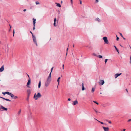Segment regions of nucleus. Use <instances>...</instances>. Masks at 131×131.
Listing matches in <instances>:
<instances>
[{"mask_svg":"<svg viewBox=\"0 0 131 131\" xmlns=\"http://www.w3.org/2000/svg\"><path fill=\"white\" fill-rule=\"evenodd\" d=\"M131 121V119H129L128 120V122H129L130 121Z\"/></svg>","mask_w":131,"mask_h":131,"instance_id":"42","label":"nucleus"},{"mask_svg":"<svg viewBox=\"0 0 131 131\" xmlns=\"http://www.w3.org/2000/svg\"><path fill=\"white\" fill-rule=\"evenodd\" d=\"M5 93H6V94H7L8 95H10L11 93H10L9 92H5Z\"/></svg>","mask_w":131,"mask_h":131,"instance_id":"22","label":"nucleus"},{"mask_svg":"<svg viewBox=\"0 0 131 131\" xmlns=\"http://www.w3.org/2000/svg\"><path fill=\"white\" fill-rule=\"evenodd\" d=\"M13 98L14 99H16L18 98V97L16 96H14V97Z\"/></svg>","mask_w":131,"mask_h":131,"instance_id":"31","label":"nucleus"},{"mask_svg":"<svg viewBox=\"0 0 131 131\" xmlns=\"http://www.w3.org/2000/svg\"><path fill=\"white\" fill-rule=\"evenodd\" d=\"M41 81L40 80L39 82V83L38 85V87L39 88H40V86H41Z\"/></svg>","mask_w":131,"mask_h":131,"instance_id":"17","label":"nucleus"},{"mask_svg":"<svg viewBox=\"0 0 131 131\" xmlns=\"http://www.w3.org/2000/svg\"><path fill=\"white\" fill-rule=\"evenodd\" d=\"M120 46H121V47H123V46H122V45H121V44H120Z\"/></svg>","mask_w":131,"mask_h":131,"instance_id":"56","label":"nucleus"},{"mask_svg":"<svg viewBox=\"0 0 131 131\" xmlns=\"http://www.w3.org/2000/svg\"><path fill=\"white\" fill-rule=\"evenodd\" d=\"M2 94H3L4 95H5V94H6V93H5V92H3Z\"/></svg>","mask_w":131,"mask_h":131,"instance_id":"44","label":"nucleus"},{"mask_svg":"<svg viewBox=\"0 0 131 131\" xmlns=\"http://www.w3.org/2000/svg\"><path fill=\"white\" fill-rule=\"evenodd\" d=\"M36 5L39 4L40 3L38 1H36Z\"/></svg>","mask_w":131,"mask_h":131,"instance_id":"28","label":"nucleus"},{"mask_svg":"<svg viewBox=\"0 0 131 131\" xmlns=\"http://www.w3.org/2000/svg\"><path fill=\"white\" fill-rule=\"evenodd\" d=\"M50 83L48 82H47V81H46L45 83V86L46 87L48 86L49 84Z\"/></svg>","mask_w":131,"mask_h":131,"instance_id":"9","label":"nucleus"},{"mask_svg":"<svg viewBox=\"0 0 131 131\" xmlns=\"http://www.w3.org/2000/svg\"><path fill=\"white\" fill-rule=\"evenodd\" d=\"M53 25H54V26H56V23L54 22V23L53 24Z\"/></svg>","mask_w":131,"mask_h":131,"instance_id":"38","label":"nucleus"},{"mask_svg":"<svg viewBox=\"0 0 131 131\" xmlns=\"http://www.w3.org/2000/svg\"><path fill=\"white\" fill-rule=\"evenodd\" d=\"M9 26H10V29H9V31H10V29H11V26H10V25H9Z\"/></svg>","mask_w":131,"mask_h":131,"instance_id":"41","label":"nucleus"},{"mask_svg":"<svg viewBox=\"0 0 131 131\" xmlns=\"http://www.w3.org/2000/svg\"><path fill=\"white\" fill-rule=\"evenodd\" d=\"M71 0V3L72 4V2H73L72 0Z\"/></svg>","mask_w":131,"mask_h":131,"instance_id":"46","label":"nucleus"},{"mask_svg":"<svg viewBox=\"0 0 131 131\" xmlns=\"http://www.w3.org/2000/svg\"><path fill=\"white\" fill-rule=\"evenodd\" d=\"M99 83L100 85H103L104 83V81L103 80H101L99 82Z\"/></svg>","mask_w":131,"mask_h":131,"instance_id":"6","label":"nucleus"},{"mask_svg":"<svg viewBox=\"0 0 131 131\" xmlns=\"http://www.w3.org/2000/svg\"><path fill=\"white\" fill-rule=\"evenodd\" d=\"M33 24L34 26H35V24L36 23V19H35L34 18H33Z\"/></svg>","mask_w":131,"mask_h":131,"instance_id":"12","label":"nucleus"},{"mask_svg":"<svg viewBox=\"0 0 131 131\" xmlns=\"http://www.w3.org/2000/svg\"><path fill=\"white\" fill-rule=\"evenodd\" d=\"M27 92L28 94V96L29 97L31 93L30 90H27Z\"/></svg>","mask_w":131,"mask_h":131,"instance_id":"8","label":"nucleus"},{"mask_svg":"<svg viewBox=\"0 0 131 131\" xmlns=\"http://www.w3.org/2000/svg\"><path fill=\"white\" fill-rule=\"evenodd\" d=\"M123 130L124 131H125V129H124Z\"/></svg>","mask_w":131,"mask_h":131,"instance_id":"55","label":"nucleus"},{"mask_svg":"<svg viewBox=\"0 0 131 131\" xmlns=\"http://www.w3.org/2000/svg\"><path fill=\"white\" fill-rule=\"evenodd\" d=\"M123 38L124 39V40H125V38H124V37H123Z\"/></svg>","mask_w":131,"mask_h":131,"instance_id":"54","label":"nucleus"},{"mask_svg":"<svg viewBox=\"0 0 131 131\" xmlns=\"http://www.w3.org/2000/svg\"><path fill=\"white\" fill-rule=\"evenodd\" d=\"M64 64H63L62 65V69H64Z\"/></svg>","mask_w":131,"mask_h":131,"instance_id":"39","label":"nucleus"},{"mask_svg":"<svg viewBox=\"0 0 131 131\" xmlns=\"http://www.w3.org/2000/svg\"><path fill=\"white\" fill-rule=\"evenodd\" d=\"M56 18H54V22L56 23Z\"/></svg>","mask_w":131,"mask_h":131,"instance_id":"32","label":"nucleus"},{"mask_svg":"<svg viewBox=\"0 0 131 131\" xmlns=\"http://www.w3.org/2000/svg\"><path fill=\"white\" fill-rule=\"evenodd\" d=\"M4 70V67L3 66L0 69V71L2 72Z\"/></svg>","mask_w":131,"mask_h":131,"instance_id":"14","label":"nucleus"},{"mask_svg":"<svg viewBox=\"0 0 131 131\" xmlns=\"http://www.w3.org/2000/svg\"><path fill=\"white\" fill-rule=\"evenodd\" d=\"M68 46H69V44Z\"/></svg>","mask_w":131,"mask_h":131,"instance_id":"62","label":"nucleus"},{"mask_svg":"<svg viewBox=\"0 0 131 131\" xmlns=\"http://www.w3.org/2000/svg\"><path fill=\"white\" fill-rule=\"evenodd\" d=\"M68 101H70L71 100V99H70V98H69L68 99Z\"/></svg>","mask_w":131,"mask_h":131,"instance_id":"48","label":"nucleus"},{"mask_svg":"<svg viewBox=\"0 0 131 131\" xmlns=\"http://www.w3.org/2000/svg\"><path fill=\"white\" fill-rule=\"evenodd\" d=\"M68 48H67V51L68 50Z\"/></svg>","mask_w":131,"mask_h":131,"instance_id":"57","label":"nucleus"},{"mask_svg":"<svg viewBox=\"0 0 131 131\" xmlns=\"http://www.w3.org/2000/svg\"><path fill=\"white\" fill-rule=\"evenodd\" d=\"M121 74H122V73H120L119 74L117 73V74H115V79L117 77H118L119 76H120Z\"/></svg>","mask_w":131,"mask_h":131,"instance_id":"7","label":"nucleus"},{"mask_svg":"<svg viewBox=\"0 0 131 131\" xmlns=\"http://www.w3.org/2000/svg\"><path fill=\"white\" fill-rule=\"evenodd\" d=\"M108 123H110V124H111V121H109L108 122Z\"/></svg>","mask_w":131,"mask_h":131,"instance_id":"51","label":"nucleus"},{"mask_svg":"<svg viewBox=\"0 0 131 131\" xmlns=\"http://www.w3.org/2000/svg\"><path fill=\"white\" fill-rule=\"evenodd\" d=\"M30 83V79L29 78L28 80V81L27 83V86L29 85Z\"/></svg>","mask_w":131,"mask_h":131,"instance_id":"15","label":"nucleus"},{"mask_svg":"<svg viewBox=\"0 0 131 131\" xmlns=\"http://www.w3.org/2000/svg\"><path fill=\"white\" fill-rule=\"evenodd\" d=\"M80 1V3L81 4H82V1Z\"/></svg>","mask_w":131,"mask_h":131,"instance_id":"50","label":"nucleus"},{"mask_svg":"<svg viewBox=\"0 0 131 131\" xmlns=\"http://www.w3.org/2000/svg\"><path fill=\"white\" fill-rule=\"evenodd\" d=\"M57 6L59 7H61L60 4L59 3H57Z\"/></svg>","mask_w":131,"mask_h":131,"instance_id":"23","label":"nucleus"},{"mask_svg":"<svg viewBox=\"0 0 131 131\" xmlns=\"http://www.w3.org/2000/svg\"><path fill=\"white\" fill-rule=\"evenodd\" d=\"M93 102L94 103H95L96 104H97V105H98L99 104V103H98L96 101H93Z\"/></svg>","mask_w":131,"mask_h":131,"instance_id":"30","label":"nucleus"},{"mask_svg":"<svg viewBox=\"0 0 131 131\" xmlns=\"http://www.w3.org/2000/svg\"><path fill=\"white\" fill-rule=\"evenodd\" d=\"M95 119H96V120L98 122H99L101 124H104V123L103 122H100L98 120H97L95 118Z\"/></svg>","mask_w":131,"mask_h":131,"instance_id":"26","label":"nucleus"},{"mask_svg":"<svg viewBox=\"0 0 131 131\" xmlns=\"http://www.w3.org/2000/svg\"><path fill=\"white\" fill-rule=\"evenodd\" d=\"M95 88H92V89L91 92H94L95 90Z\"/></svg>","mask_w":131,"mask_h":131,"instance_id":"25","label":"nucleus"},{"mask_svg":"<svg viewBox=\"0 0 131 131\" xmlns=\"http://www.w3.org/2000/svg\"><path fill=\"white\" fill-rule=\"evenodd\" d=\"M85 89L84 87V84L83 83H82V90L83 91Z\"/></svg>","mask_w":131,"mask_h":131,"instance_id":"21","label":"nucleus"},{"mask_svg":"<svg viewBox=\"0 0 131 131\" xmlns=\"http://www.w3.org/2000/svg\"><path fill=\"white\" fill-rule=\"evenodd\" d=\"M130 61H131V56L130 57Z\"/></svg>","mask_w":131,"mask_h":131,"instance_id":"59","label":"nucleus"},{"mask_svg":"<svg viewBox=\"0 0 131 131\" xmlns=\"http://www.w3.org/2000/svg\"><path fill=\"white\" fill-rule=\"evenodd\" d=\"M60 77H59L58 79H57V81L58 82V85H59V80L60 79ZM58 86V85L57 86Z\"/></svg>","mask_w":131,"mask_h":131,"instance_id":"20","label":"nucleus"},{"mask_svg":"<svg viewBox=\"0 0 131 131\" xmlns=\"http://www.w3.org/2000/svg\"><path fill=\"white\" fill-rule=\"evenodd\" d=\"M97 56L99 57L100 58H101L102 57V56L100 55L98 56Z\"/></svg>","mask_w":131,"mask_h":131,"instance_id":"27","label":"nucleus"},{"mask_svg":"<svg viewBox=\"0 0 131 131\" xmlns=\"http://www.w3.org/2000/svg\"><path fill=\"white\" fill-rule=\"evenodd\" d=\"M51 72L50 73L48 77V78H51Z\"/></svg>","mask_w":131,"mask_h":131,"instance_id":"24","label":"nucleus"},{"mask_svg":"<svg viewBox=\"0 0 131 131\" xmlns=\"http://www.w3.org/2000/svg\"><path fill=\"white\" fill-rule=\"evenodd\" d=\"M94 111L96 113H97L98 112L96 110H94Z\"/></svg>","mask_w":131,"mask_h":131,"instance_id":"47","label":"nucleus"},{"mask_svg":"<svg viewBox=\"0 0 131 131\" xmlns=\"http://www.w3.org/2000/svg\"><path fill=\"white\" fill-rule=\"evenodd\" d=\"M93 55L94 56H96V54H95V53H93Z\"/></svg>","mask_w":131,"mask_h":131,"instance_id":"49","label":"nucleus"},{"mask_svg":"<svg viewBox=\"0 0 131 131\" xmlns=\"http://www.w3.org/2000/svg\"><path fill=\"white\" fill-rule=\"evenodd\" d=\"M114 47H115V48L116 50L117 51V52H118V53L119 54V51H118V49H117V48L115 46H114Z\"/></svg>","mask_w":131,"mask_h":131,"instance_id":"18","label":"nucleus"},{"mask_svg":"<svg viewBox=\"0 0 131 131\" xmlns=\"http://www.w3.org/2000/svg\"><path fill=\"white\" fill-rule=\"evenodd\" d=\"M116 36L117 37L116 40L117 41L119 39V38L118 37H117V35Z\"/></svg>","mask_w":131,"mask_h":131,"instance_id":"35","label":"nucleus"},{"mask_svg":"<svg viewBox=\"0 0 131 131\" xmlns=\"http://www.w3.org/2000/svg\"><path fill=\"white\" fill-rule=\"evenodd\" d=\"M53 67H52L51 69V72L52 70H53Z\"/></svg>","mask_w":131,"mask_h":131,"instance_id":"36","label":"nucleus"},{"mask_svg":"<svg viewBox=\"0 0 131 131\" xmlns=\"http://www.w3.org/2000/svg\"><path fill=\"white\" fill-rule=\"evenodd\" d=\"M1 97L0 96V98H1Z\"/></svg>","mask_w":131,"mask_h":131,"instance_id":"63","label":"nucleus"},{"mask_svg":"<svg viewBox=\"0 0 131 131\" xmlns=\"http://www.w3.org/2000/svg\"><path fill=\"white\" fill-rule=\"evenodd\" d=\"M78 104V102L77 100H76L73 102V105H75L77 104Z\"/></svg>","mask_w":131,"mask_h":131,"instance_id":"11","label":"nucleus"},{"mask_svg":"<svg viewBox=\"0 0 131 131\" xmlns=\"http://www.w3.org/2000/svg\"><path fill=\"white\" fill-rule=\"evenodd\" d=\"M35 26H34V27L33 28V30H34L35 29Z\"/></svg>","mask_w":131,"mask_h":131,"instance_id":"43","label":"nucleus"},{"mask_svg":"<svg viewBox=\"0 0 131 131\" xmlns=\"http://www.w3.org/2000/svg\"><path fill=\"white\" fill-rule=\"evenodd\" d=\"M73 47H74V45H73Z\"/></svg>","mask_w":131,"mask_h":131,"instance_id":"61","label":"nucleus"},{"mask_svg":"<svg viewBox=\"0 0 131 131\" xmlns=\"http://www.w3.org/2000/svg\"><path fill=\"white\" fill-rule=\"evenodd\" d=\"M103 39L104 40L105 43L107 44H109V42L108 41V40H107V38L106 37H104L103 38Z\"/></svg>","mask_w":131,"mask_h":131,"instance_id":"2","label":"nucleus"},{"mask_svg":"<svg viewBox=\"0 0 131 131\" xmlns=\"http://www.w3.org/2000/svg\"><path fill=\"white\" fill-rule=\"evenodd\" d=\"M30 32L32 34V37H33V35H33L32 33V32H31V31H30Z\"/></svg>","mask_w":131,"mask_h":131,"instance_id":"40","label":"nucleus"},{"mask_svg":"<svg viewBox=\"0 0 131 131\" xmlns=\"http://www.w3.org/2000/svg\"><path fill=\"white\" fill-rule=\"evenodd\" d=\"M67 53H66V56L67 55Z\"/></svg>","mask_w":131,"mask_h":131,"instance_id":"60","label":"nucleus"},{"mask_svg":"<svg viewBox=\"0 0 131 131\" xmlns=\"http://www.w3.org/2000/svg\"><path fill=\"white\" fill-rule=\"evenodd\" d=\"M1 98L2 99H3L7 101H10V102L11 101L9 100V99H5V98H4V97H1Z\"/></svg>","mask_w":131,"mask_h":131,"instance_id":"16","label":"nucleus"},{"mask_svg":"<svg viewBox=\"0 0 131 131\" xmlns=\"http://www.w3.org/2000/svg\"><path fill=\"white\" fill-rule=\"evenodd\" d=\"M102 127L104 130V131H108L109 130V128L108 127H105L104 126Z\"/></svg>","mask_w":131,"mask_h":131,"instance_id":"5","label":"nucleus"},{"mask_svg":"<svg viewBox=\"0 0 131 131\" xmlns=\"http://www.w3.org/2000/svg\"><path fill=\"white\" fill-rule=\"evenodd\" d=\"M9 95H10L12 98H13L14 96V95L13 94H12L11 93H10Z\"/></svg>","mask_w":131,"mask_h":131,"instance_id":"19","label":"nucleus"},{"mask_svg":"<svg viewBox=\"0 0 131 131\" xmlns=\"http://www.w3.org/2000/svg\"><path fill=\"white\" fill-rule=\"evenodd\" d=\"M2 109L6 111L7 110V108H5L3 107V106L1 105L0 110H1Z\"/></svg>","mask_w":131,"mask_h":131,"instance_id":"4","label":"nucleus"},{"mask_svg":"<svg viewBox=\"0 0 131 131\" xmlns=\"http://www.w3.org/2000/svg\"><path fill=\"white\" fill-rule=\"evenodd\" d=\"M21 112V110H20L18 112V114L19 115L20 114Z\"/></svg>","mask_w":131,"mask_h":131,"instance_id":"29","label":"nucleus"},{"mask_svg":"<svg viewBox=\"0 0 131 131\" xmlns=\"http://www.w3.org/2000/svg\"><path fill=\"white\" fill-rule=\"evenodd\" d=\"M95 1L96 3H97L99 2V1L98 0H95Z\"/></svg>","mask_w":131,"mask_h":131,"instance_id":"45","label":"nucleus"},{"mask_svg":"<svg viewBox=\"0 0 131 131\" xmlns=\"http://www.w3.org/2000/svg\"><path fill=\"white\" fill-rule=\"evenodd\" d=\"M119 34L122 37H123V35H122V33H119Z\"/></svg>","mask_w":131,"mask_h":131,"instance_id":"37","label":"nucleus"},{"mask_svg":"<svg viewBox=\"0 0 131 131\" xmlns=\"http://www.w3.org/2000/svg\"><path fill=\"white\" fill-rule=\"evenodd\" d=\"M107 60H108V59H106L105 60V63H106V62H107Z\"/></svg>","mask_w":131,"mask_h":131,"instance_id":"33","label":"nucleus"},{"mask_svg":"<svg viewBox=\"0 0 131 131\" xmlns=\"http://www.w3.org/2000/svg\"><path fill=\"white\" fill-rule=\"evenodd\" d=\"M13 36H14V34H15L14 29L13 30Z\"/></svg>","mask_w":131,"mask_h":131,"instance_id":"34","label":"nucleus"},{"mask_svg":"<svg viewBox=\"0 0 131 131\" xmlns=\"http://www.w3.org/2000/svg\"><path fill=\"white\" fill-rule=\"evenodd\" d=\"M51 78H47L46 81L47 82H48L49 83H50V82L51 81Z\"/></svg>","mask_w":131,"mask_h":131,"instance_id":"13","label":"nucleus"},{"mask_svg":"<svg viewBox=\"0 0 131 131\" xmlns=\"http://www.w3.org/2000/svg\"><path fill=\"white\" fill-rule=\"evenodd\" d=\"M126 91H127V92H128V91L127 90V89H126Z\"/></svg>","mask_w":131,"mask_h":131,"instance_id":"53","label":"nucleus"},{"mask_svg":"<svg viewBox=\"0 0 131 131\" xmlns=\"http://www.w3.org/2000/svg\"><path fill=\"white\" fill-rule=\"evenodd\" d=\"M26 11V9H24V10H23V11L24 12H25Z\"/></svg>","mask_w":131,"mask_h":131,"instance_id":"52","label":"nucleus"},{"mask_svg":"<svg viewBox=\"0 0 131 131\" xmlns=\"http://www.w3.org/2000/svg\"><path fill=\"white\" fill-rule=\"evenodd\" d=\"M41 96V95L39 93H38L36 95V93H35L34 98L35 99V100H37L38 98L40 97Z\"/></svg>","mask_w":131,"mask_h":131,"instance_id":"1","label":"nucleus"},{"mask_svg":"<svg viewBox=\"0 0 131 131\" xmlns=\"http://www.w3.org/2000/svg\"><path fill=\"white\" fill-rule=\"evenodd\" d=\"M32 39L34 42L36 46H38V45L37 43L36 38V37L34 36L33 35Z\"/></svg>","mask_w":131,"mask_h":131,"instance_id":"3","label":"nucleus"},{"mask_svg":"<svg viewBox=\"0 0 131 131\" xmlns=\"http://www.w3.org/2000/svg\"><path fill=\"white\" fill-rule=\"evenodd\" d=\"M27 76H28V77L29 78V75H28L27 74Z\"/></svg>","mask_w":131,"mask_h":131,"instance_id":"58","label":"nucleus"},{"mask_svg":"<svg viewBox=\"0 0 131 131\" xmlns=\"http://www.w3.org/2000/svg\"><path fill=\"white\" fill-rule=\"evenodd\" d=\"M95 20L96 21H97L99 22H100L101 21V20L98 18H97L95 19Z\"/></svg>","mask_w":131,"mask_h":131,"instance_id":"10","label":"nucleus"}]
</instances>
